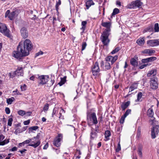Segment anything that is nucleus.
I'll return each instance as SVG.
<instances>
[{
  "label": "nucleus",
  "mask_w": 159,
  "mask_h": 159,
  "mask_svg": "<svg viewBox=\"0 0 159 159\" xmlns=\"http://www.w3.org/2000/svg\"><path fill=\"white\" fill-rule=\"evenodd\" d=\"M120 150V142H119L117 144V148L116 149V152H118Z\"/></svg>",
  "instance_id": "nucleus-44"
},
{
  "label": "nucleus",
  "mask_w": 159,
  "mask_h": 159,
  "mask_svg": "<svg viewBox=\"0 0 159 159\" xmlns=\"http://www.w3.org/2000/svg\"><path fill=\"white\" fill-rule=\"evenodd\" d=\"M13 120V119L12 118H9L8 120V123H7V125H8L11 126L12 125V123Z\"/></svg>",
  "instance_id": "nucleus-35"
},
{
  "label": "nucleus",
  "mask_w": 159,
  "mask_h": 159,
  "mask_svg": "<svg viewBox=\"0 0 159 159\" xmlns=\"http://www.w3.org/2000/svg\"><path fill=\"white\" fill-rule=\"evenodd\" d=\"M143 149V146L141 144H139L138 148V154L140 157H142V150Z\"/></svg>",
  "instance_id": "nucleus-19"
},
{
  "label": "nucleus",
  "mask_w": 159,
  "mask_h": 159,
  "mask_svg": "<svg viewBox=\"0 0 159 159\" xmlns=\"http://www.w3.org/2000/svg\"><path fill=\"white\" fill-rule=\"evenodd\" d=\"M49 108V105L48 104H47L45 105L43 108V110L44 111H48Z\"/></svg>",
  "instance_id": "nucleus-41"
},
{
  "label": "nucleus",
  "mask_w": 159,
  "mask_h": 159,
  "mask_svg": "<svg viewBox=\"0 0 159 159\" xmlns=\"http://www.w3.org/2000/svg\"><path fill=\"white\" fill-rule=\"evenodd\" d=\"M91 138H92L93 139L97 135V133L95 132H93L92 131L91 133Z\"/></svg>",
  "instance_id": "nucleus-47"
},
{
  "label": "nucleus",
  "mask_w": 159,
  "mask_h": 159,
  "mask_svg": "<svg viewBox=\"0 0 159 159\" xmlns=\"http://www.w3.org/2000/svg\"><path fill=\"white\" fill-rule=\"evenodd\" d=\"M148 65H150V64H149L148 63H147L146 64H144L143 65H142L139 66V68L140 69H142L144 68L145 67L147 66Z\"/></svg>",
  "instance_id": "nucleus-54"
},
{
  "label": "nucleus",
  "mask_w": 159,
  "mask_h": 159,
  "mask_svg": "<svg viewBox=\"0 0 159 159\" xmlns=\"http://www.w3.org/2000/svg\"><path fill=\"white\" fill-rule=\"evenodd\" d=\"M126 117H125L124 115L121 117L120 120V123L121 124H123L124 123L125 118Z\"/></svg>",
  "instance_id": "nucleus-50"
},
{
  "label": "nucleus",
  "mask_w": 159,
  "mask_h": 159,
  "mask_svg": "<svg viewBox=\"0 0 159 159\" xmlns=\"http://www.w3.org/2000/svg\"><path fill=\"white\" fill-rule=\"evenodd\" d=\"M103 117L102 116H101L98 119L99 123H102L103 121Z\"/></svg>",
  "instance_id": "nucleus-56"
},
{
  "label": "nucleus",
  "mask_w": 159,
  "mask_h": 159,
  "mask_svg": "<svg viewBox=\"0 0 159 159\" xmlns=\"http://www.w3.org/2000/svg\"><path fill=\"white\" fill-rule=\"evenodd\" d=\"M110 29H106L103 31L101 36V40L102 43L105 46H107L109 44L110 40L108 39L109 35Z\"/></svg>",
  "instance_id": "nucleus-3"
},
{
  "label": "nucleus",
  "mask_w": 159,
  "mask_h": 159,
  "mask_svg": "<svg viewBox=\"0 0 159 159\" xmlns=\"http://www.w3.org/2000/svg\"><path fill=\"white\" fill-rule=\"evenodd\" d=\"M120 49V47H116L111 52V53L112 54H115L119 51Z\"/></svg>",
  "instance_id": "nucleus-34"
},
{
  "label": "nucleus",
  "mask_w": 159,
  "mask_h": 159,
  "mask_svg": "<svg viewBox=\"0 0 159 159\" xmlns=\"http://www.w3.org/2000/svg\"><path fill=\"white\" fill-rule=\"evenodd\" d=\"M17 148L16 147H14L11 149H10V151H11L12 152H14L17 151Z\"/></svg>",
  "instance_id": "nucleus-61"
},
{
  "label": "nucleus",
  "mask_w": 159,
  "mask_h": 159,
  "mask_svg": "<svg viewBox=\"0 0 159 159\" xmlns=\"http://www.w3.org/2000/svg\"><path fill=\"white\" fill-rule=\"evenodd\" d=\"M87 46V44L86 42H83L82 44V50H84L85 48Z\"/></svg>",
  "instance_id": "nucleus-39"
},
{
  "label": "nucleus",
  "mask_w": 159,
  "mask_h": 159,
  "mask_svg": "<svg viewBox=\"0 0 159 159\" xmlns=\"http://www.w3.org/2000/svg\"><path fill=\"white\" fill-rule=\"evenodd\" d=\"M87 22L86 21H82L81 23V25L82 26V27L80 28V30H82V32L81 33V34H82L86 28V25L87 24Z\"/></svg>",
  "instance_id": "nucleus-21"
},
{
  "label": "nucleus",
  "mask_w": 159,
  "mask_h": 159,
  "mask_svg": "<svg viewBox=\"0 0 159 159\" xmlns=\"http://www.w3.org/2000/svg\"><path fill=\"white\" fill-rule=\"evenodd\" d=\"M15 72L16 73V76H23V73L22 67H18L15 71Z\"/></svg>",
  "instance_id": "nucleus-16"
},
{
  "label": "nucleus",
  "mask_w": 159,
  "mask_h": 159,
  "mask_svg": "<svg viewBox=\"0 0 159 159\" xmlns=\"http://www.w3.org/2000/svg\"><path fill=\"white\" fill-rule=\"evenodd\" d=\"M154 29L155 32L159 31V24L158 23H155L154 25Z\"/></svg>",
  "instance_id": "nucleus-33"
},
{
  "label": "nucleus",
  "mask_w": 159,
  "mask_h": 159,
  "mask_svg": "<svg viewBox=\"0 0 159 159\" xmlns=\"http://www.w3.org/2000/svg\"><path fill=\"white\" fill-rule=\"evenodd\" d=\"M56 111L55 108H54L53 110L52 113V117H53V116L56 114Z\"/></svg>",
  "instance_id": "nucleus-62"
},
{
  "label": "nucleus",
  "mask_w": 159,
  "mask_h": 159,
  "mask_svg": "<svg viewBox=\"0 0 159 159\" xmlns=\"http://www.w3.org/2000/svg\"><path fill=\"white\" fill-rule=\"evenodd\" d=\"M43 53V52H42V51H40L36 53L35 57H38L39 55H42Z\"/></svg>",
  "instance_id": "nucleus-53"
},
{
  "label": "nucleus",
  "mask_w": 159,
  "mask_h": 159,
  "mask_svg": "<svg viewBox=\"0 0 159 159\" xmlns=\"http://www.w3.org/2000/svg\"><path fill=\"white\" fill-rule=\"evenodd\" d=\"M147 45L150 47H155L159 45V39L149 40L147 41Z\"/></svg>",
  "instance_id": "nucleus-10"
},
{
  "label": "nucleus",
  "mask_w": 159,
  "mask_h": 159,
  "mask_svg": "<svg viewBox=\"0 0 159 159\" xmlns=\"http://www.w3.org/2000/svg\"><path fill=\"white\" fill-rule=\"evenodd\" d=\"M9 142V139L7 140L5 139L2 141L0 142V145L3 146L8 143Z\"/></svg>",
  "instance_id": "nucleus-32"
},
{
  "label": "nucleus",
  "mask_w": 159,
  "mask_h": 159,
  "mask_svg": "<svg viewBox=\"0 0 159 159\" xmlns=\"http://www.w3.org/2000/svg\"><path fill=\"white\" fill-rule=\"evenodd\" d=\"M142 62L143 63H148V62H149L148 58L143 59L142 60Z\"/></svg>",
  "instance_id": "nucleus-57"
},
{
  "label": "nucleus",
  "mask_w": 159,
  "mask_h": 159,
  "mask_svg": "<svg viewBox=\"0 0 159 159\" xmlns=\"http://www.w3.org/2000/svg\"><path fill=\"white\" fill-rule=\"evenodd\" d=\"M20 88L22 91H25L26 90V86L24 84L23 86H21Z\"/></svg>",
  "instance_id": "nucleus-55"
},
{
  "label": "nucleus",
  "mask_w": 159,
  "mask_h": 159,
  "mask_svg": "<svg viewBox=\"0 0 159 159\" xmlns=\"http://www.w3.org/2000/svg\"><path fill=\"white\" fill-rule=\"evenodd\" d=\"M119 12V10L117 8H115L113 11V12L112 13L111 18H112V16H115V15L118 14Z\"/></svg>",
  "instance_id": "nucleus-28"
},
{
  "label": "nucleus",
  "mask_w": 159,
  "mask_h": 159,
  "mask_svg": "<svg viewBox=\"0 0 159 159\" xmlns=\"http://www.w3.org/2000/svg\"><path fill=\"white\" fill-rule=\"evenodd\" d=\"M33 138L30 139L28 140H26L23 142V145L25 144H29L30 142H31L32 143H33V144H30L28 145L29 146H31L33 147L34 148H36L37 147L39 146L40 144V141L39 140H38L36 141V143L34 141H33Z\"/></svg>",
  "instance_id": "nucleus-5"
},
{
  "label": "nucleus",
  "mask_w": 159,
  "mask_h": 159,
  "mask_svg": "<svg viewBox=\"0 0 159 159\" xmlns=\"http://www.w3.org/2000/svg\"><path fill=\"white\" fill-rule=\"evenodd\" d=\"M30 123V120H28L26 121H25L23 123L24 125H28Z\"/></svg>",
  "instance_id": "nucleus-59"
},
{
  "label": "nucleus",
  "mask_w": 159,
  "mask_h": 159,
  "mask_svg": "<svg viewBox=\"0 0 159 159\" xmlns=\"http://www.w3.org/2000/svg\"><path fill=\"white\" fill-rule=\"evenodd\" d=\"M138 85L137 83L132 84L129 88V92H132L134 89H136L138 87Z\"/></svg>",
  "instance_id": "nucleus-22"
},
{
  "label": "nucleus",
  "mask_w": 159,
  "mask_h": 159,
  "mask_svg": "<svg viewBox=\"0 0 159 159\" xmlns=\"http://www.w3.org/2000/svg\"><path fill=\"white\" fill-rule=\"evenodd\" d=\"M89 118L90 120H92L93 123L94 125H96L98 123V121L96 117V113L95 112H93L90 113L89 112L87 113V118L88 119Z\"/></svg>",
  "instance_id": "nucleus-8"
},
{
  "label": "nucleus",
  "mask_w": 159,
  "mask_h": 159,
  "mask_svg": "<svg viewBox=\"0 0 159 159\" xmlns=\"http://www.w3.org/2000/svg\"><path fill=\"white\" fill-rule=\"evenodd\" d=\"M141 136V130L139 128L138 129L136 135V137L138 138L140 137Z\"/></svg>",
  "instance_id": "nucleus-49"
},
{
  "label": "nucleus",
  "mask_w": 159,
  "mask_h": 159,
  "mask_svg": "<svg viewBox=\"0 0 159 159\" xmlns=\"http://www.w3.org/2000/svg\"><path fill=\"white\" fill-rule=\"evenodd\" d=\"M94 4V3L92 0L87 1L86 2V6L87 9H88L92 5H93Z\"/></svg>",
  "instance_id": "nucleus-23"
},
{
  "label": "nucleus",
  "mask_w": 159,
  "mask_h": 159,
  "mask_svg": "<svg viewBox=\"0 0 159 159\" xmlns=\"http://www.w3.org/2000/svg\"><path fill=\"white\" fill-rule=\"evenodd\" d=\"M131 110L128 109L127 110L124 115L125 117H126L129 114L131 113Z\"/></svg>",
  "instance_id": "nucleus-38"
},
{
  "label": "nucleus",
  "mask_w": 159,
  "mask_h": 159,
  "mask_svg": "<svg viewBox=\"0 0 159 159\" xmlns=\"http://www.w3.org/2000/svg\"><path fill=\"white\" fill-rule=\"evenodd\" d=\"M9 31V30H7L5 24L0 23V32H1L3 33L5 36L9 37L10 35Z\"/></svg>",
  "instance_id": "nucleus-7"
},
{
  "label": "nucleus",
  "mask_w": 159,
  "mask_h": 159,
  "mask_svg": "<svg viewBox=\"0 0 159 159\" xmlns=\"http://www.w3.org/2000/svg\"><path fill=\"white\" fill-rule=\"evenodd\" d=\"M9 75L11 78H13L15 77L16 75V73L15 72V71L13 73H10L9 74Z\"/></svg>",
  "instance_id": "nucleus-40"
},
{
  "label": "nucleus",
  "mask_w": 159,
  "mask_h": 159,
  "mask_svg": "<svg viewBox=\"0 0 159 159\" xmlns=\"http://www.w3.org/2000/svg\"><path fill=\"white\" fill-rule=\"evenodd\" d=\"M18 114L22 116H23L25 114V111L22 110H20L18 111Z\"/></svg>",
  "instance_id": "nucleus-45"
},
{
  "label": "nucleus",
  "mask_w": 159,
  "mask_h": 159,
  "mask_svg": "<svg viewBox=\"0 0 159 159\" xmlns=\"http://www.w3.org/2000/svg\"><path fill=\"white\" fill-rule=\"evenodd\" d=\"M142 96V93L141 92H139L137 95V100L138 101H139L140 99L141 98Z\"/></svg>",
  "instance_id": "nucleus-43"
},
{
  "label": "nucleus",
  "mask_w": 159,
  "mask_h": 159,
  "mask_svg": "<svg viewBox=\"0 0 159 159\" xmlns=\"http://www.w3.org/2000/svg\"><path fill=\"white\" fill-rule=\"evenodd\" d=\"M100 71V70L98 63L97 62H96L92 67V72L93 75L95 76V77H98Z\"/></svg>",
  "instance_id": "nucleus-6"
},
{
  "label": "nucleus",
  "mask_w": 159,
  "mask_h": 159,
  "mask_svg": "<svg viewBox=\"0 0 159 159\" xmlns=\"http://www.w3.org/2000/svg\"><path fill=\"white\" fill-rule=\"evenodd\" d=\"M66 76H65L62 78H61V80L60 81L59 83L58 84L61 86L64 84L65 82L66 81Z\"/></svg>",
  "instance_id": "nucleus-24"
},
{
  "label": "nucleus",
  "mask_w": 159,
  "mask_h": 159,
  "mask_svg": "<svg viewBox=\"0 0 159 159\" xmlns=\"http://www.w3.org/2000/svg\"><path fill=\"white\" fill-rule=\"evenodd\" d=\"M105 69L106 70H109L111 68V66L110 64L107 62H106L105 63Z\"/></svg>",
  "instance_id": "nucleus-37"
},
{
  "label": "nucleus",
  "mask_w": 159,
  "mask_h": 159,
  "mask_svg": "<svg viewBox=\"0 0 159 159\" xmlns=\"http://www.w3.org/2000/svg\"><path fill=\"white\" fill-rule=\"evenodd\" d=\"M143 3L139 0L133 1L128 4L127 7L129 9H134L136 7L140 8Z\"/></svg>",
  "instance_id": "nucleus-4"
},
{
  "label": "nucleus",
  "mask_w": 159,
  "mask_h": 159,
  "mask_svg": "<svg viewBox=\"0 0 159 159\" xmlns=\"http://www.w3.org/2000/svg\"><path fill=\"white\" fill-rule=\"evenodd\" d=\"M20 32L21 35L23 38L26 39L27 38L28 36V32L27 28L25 27H21Z\"/></svg>",
  "instance_id": "nucleus-11"
},
{
  "label": "nucleus",
  "mask_w": 159,
  "mask_h": 159,
  "mask_svg": "<svg viewBox=\"0 0 159 159\" xmlns=\"http://www.w3.org/2000/svg\"><path fill=\"white\" fill-rule=\"evenodd\" d=\"M5 111L6 114H8L10 113V110L8 107H6L5 109Z\"/></svg>",
  "instance_id": "nucleus-52"
},
{
  "label": "nucleus",
  "mask_w": 159,
  "mask_h": 159,
  "mask_svg": "<svg viewBox=\"0 0 159 159\" xmlns=\"http://www.w3.org/2000/svg\"><path fill=\"white\" fill-rule=\"evenodd\" d=\"M150 81L151 88L153 89H157L158 85L157 78L156 77H153L151 78Z\"/></svg>",
  "instance_id": "nucleus-9"
},
{
  "label": "nucleus",
  "mask_w": 159,
  "mask_h": 159,
  "mask_svg": "<svg viewBox=\"0 0 159 159\" xmlns=\"http://www.w3.org/2000/svg\"><path fill=\"white\" fill-rule=\"evenodd\" d=\"M61 135L60 134H59L58 136L56 137L54 139L53 142V144L54 146L58 147L60 146L61 143V138H60Z\"/></svg>",
  "instance_id": "nucleus-13"
},
{
  "label": "nucleus",
  "mask_w": 159,
  "mask_h": 159,
  "mask_svg": "<svg viewBox=\"0 0 159 159\" xmlns=\"http://www.w3.org/2000/svg\"><path fill=\"white\" fill-rule=\"evenodd\" d=\"M48 143H47L44 146L43 148V149H46L48 147Z\"/></svg>",
  "instance_id": "nucleus-64"
},
{
  "label": "nucleus",
  "mask_w": 159,
  "mask_h": 159,
  "mask_svg": "<svg viewBox=\"0 0 159 159\" xmlns=\"http://www.w3.org/2000/svg\"><path fill=\"white\" fill-rule=\"evenodd\" d=\"M33 48V45L30 40L26 39L24 42V44H19L17 48V51L13 52V56L18 59H20L23 57L28 56L29 52Z\"/></svg>",
  "instance_id": "nucleus-1"
},
{
  "label": "nucleus",
  "mask_w": 159,
  "mask_h": 159,
  "mask_svg": "<svg viewBox=\"0 0 159 159\" xmlns=\"http://www.w3.org/2000/svg\"><path fill=\"white\" fill-rule=\"evenodd\" d=\"M155 52V51L154 50L149 49L148 54L149 56L152 55V54L154 53Z\"/></svg>",
  "instance_id": "nucleus-42"
},
{
  "label": "nucleus",
  "mask_w": 159,
  "mask_h": 159,
  "mask_svg": "<svg viewBox=\"0 0 159 159\" xmlns=\"http://www.w3.org/2000/svg\"><path fill=\"white\" fill-rule=\"evenodd\" d=\"M10 13V10H7L5 13V16L6 17H7V16H8Z\"/></svg>",
  "instance_id": "nucleus-60"
},
{
  "label": "nucleus",
  "mask_w": 159,
  "mask_h": 159,
  "mask_svg": "<svg viewBox=\"0 0 159 159\" xmlns=\"http://www.w3.org/2000/svg\"><path fill=\"white\" fill-rule=\"evenodd\" d=\"M102 25L103 26L107 28V29H110V27L111 25V23L109 22H102Z\"/></svg>",
  "instance_id": "nucleus-26"
},
{
  "label": "nucleus",
  "mask_w": 159,
  "mask_h": 159,
  "mask_svg": "<svg viewBox=\"0 0 159 159\" xmlns=\"http://www.w3.org/2000/svg\"><path fill=\"white\" fill-rule=\"evenodd\" d=\"M21 132H22L21 129H20L19 128H17L16 129L14 133L16 134H19Z\"/></svg>",
  "instance_id": "nucleus-48"
},
{
  "label": "nucleus",
  "mask_w": 159,
  "mask_h": 159,
  "mask_svg": "<svg viewBox=\"0 0 159 159\" xmlns=\"http://www.w3.org/2000/svg\"><path fill=\"white\" fill-rule=\"evenodd\" d=\"M149 123L151 125H153L151 129V137L152 139H155L156 135H158L159 132V124L158 121L156 120H149Z\"/></svg>",
  "instance_id": "nucleus-2"
},
{
  "label": "nucleus",
  "mask_w": 159,
  "mask_h": 159,
  "mask_svg": "<svg viewBox=\"0 0 159 159\" xmlns=\"http://www.w3.org/2000/svg\"><path fill=\"white\" fill-rule=\"evenodd\" d=\"M149 62H152L156 60L157 59V58L156 57H152L148 58Z\"/></svg>",
  "instance_id": "nucleus-36"
},
{
  "label": "nucleus",
  "mask_w": 159,
  "mask_h": 159,
  "mask_svg": "<svg viewBox=\"0 0 159 159\" xmlns=\"http://www.w3.org/2000/svg\"><path fill=\"white\" fill-rule=\"evenodd\" d=\"M16 15V12L14 11H13L11 12L8 16V18L11 20L13 19V18Z\"/></svg>",
  "instance_id": "nucleus-30"
},
{
  "label": "nucleus",
  "mask_w": 159,
  "mask_h": 159,
  "mask_svg": "<svg viewBox=\"0 0 159 159\" xmlns=\"http://www.w3.org/2000/svg\"><path fill=\"white\" fill-rule=\"evenodd\" d=\"M105 138L107 139V140H109V139L108 138L111 136V132L109 130H106L105 133Z\"/></svg>",
  "instance_id": "nucleus-29"
},
{
  "label": "nucleus",
  "mask_w": 159,
  "mask_h": 159,
  "mask_svg": "<svg viewBox=\"0 0 159 159\" xmlns=\"http://www.w3.org/2000/svg\"><path fill=\"white\" fill-rule=\"evenodd\" d=\"M39 79L40 81L39 84H44L48 81L49 76L48 75H41L39 76Z\"/></svg>",
  "instance_id": "nucleus-12"
},
{
  "label": "nucleus",
  "mask_w": 159,
  "mask_h": 159,
  "mask_svg": "<svg viewBox=\"0 0 159 159\" xmlns=\"http://www.w3.org/2000/svg\"><path fill=\"white\" fill-rule=\"evenodd\" d=\"M61 4V0H58V1H56V3L55 5V8L56 11L58 13L59 10V7Z\"/></svg>",
  "instance_id": "nucleus-27"
},
{
  "label": "nucleus",
  "mask_w": 159,
  "mask_h": 159,
  "mask_svg": "<svg viewBox=\"0 0 159 159\" xmlns=\"http://www.w3.org/2000/svg\"><path fill=\"white\" fill-rule=\"evenodd\" d=\"M26 151V150L25 149H24L22 150H20L19 152H20L21 154H23Z\"/></svg>",
  "instance_id": "nucleus-63"
},
{
  "label": "nucleus",
  "mask_w": 159,
  "mask_h": 159,
  "mask_svg": "<svg viewBox=\"0 0 159 159\" xmlns=\"http://www.w3.org/2000/svg\"><path fill=\"white\" fill-rule=\"evenodd\" d=\"M156 74V70L155 69L151 70L148 73L147 75L148 76H150L152 75H153V77H155V75Z\"/></svg>",
  "instance_id": "nucleus-25"
},
{
  "label": "nucleus",
  "mask_w": 159,
  "mask_h": 159,
  "mask_svg": "<svg viewBox=\"0 0 159 159\" xmlns=\"http://www.w3.org/2000/svg\"><path fill=\"white\" fill-rule=\"evenodd\" d=\"M130 102L128 101L126 102H123L121 105V108L123 111H124L129 105Z\"/></svg>",
  "instance_id": "nucleus-18"
},
{
  "label": "nucleus",
  "mask_w": 159,
  "mask_h": 159,
  "mask_svg": "<svg viewBox=\"0 0 159 159\" xmlns=\"http://www.w3.org/2000/svg\"><path fill=\"white\" fill-rule=\"evenodd\" d=\"M154 112L153 109L152 108H149L147 112V115L149 117H151V119L150 120L152 119L155 120V118L153 117Z\"/></svg>",
  "instance_id": "nucleus-15"
},
{
  "label": "nucleus",
  "mask_w": 159,
  "mask_h": 159,
  "mask_svg": "<svg viewBox=\"0 0 159 159\" xmlns=\"http://www.w3.org/2000/svg\"><path fill=\"white\" fill-rule=\"evenodd\" d=\"M153 30V28L152 26H149L145 30L146 32L149 31V32H151Z\"/></svg>",
  "instance_id": "nucleus-46"
},
{
  "label": "nucleus",
  "mask_w": 159,
  "mask_h": 159,
  "mask_svg": "<svg viewBox=\"0 0 159 159\" xmlns=\"http://www.w3.org/2000/svg\"><path fill=\"white\" fill-rule=\"evenodd\" d=\"M148 49H146L145 50L143 51L142 52L143 54H148Z\"/></svg>",
  "instance_id": "nucleus-58"
},
{
  "label": "nucleus",
  "mask_w": 159,
  "mask_h": 159,
  "mask_svg": "<svg viewBox=\"0 0 159 159\" xmlns=\"http://www.w3.org/2000/svg\"><path fill=\"white\" fill-rule=\"evenodd\" d=\"M118 56L116 55L114 57L108 56L105 58L106 61H111V64H112L117 60Z\"/></svg>",
  "instance_id": "nucleus-14"
},
{
  "label": "nucleus",
  "mask_w": 159,
  "mask_h": 159,
  "mask_svg": "<svg viewBox=\"0 0 159 159\" xmlns=\"http://www.w3.org/2000/svg\"><path fill=\"white\" fill-rule=\"evenodd\" d=\"M39 128V127L38 126H34L32 127H30L29 128V129L30 130H35Z\"/></svg>",
  "instance_id": "nucleus-51"
},
{
  "label": "nucleus",
  "mask_w": 159,
  "mask_h": 159,
  "mask_svg": "<svg viewBox=\"0 0 159 159\" xmlns=\"http://www.w3.org/2000/svg\"><path fill=\"white\" fill-rule=\"evenodd\" d=\"M145 42L144 37L139 39L137 40L136 43L139 45H142L144 44Z\"/></svg>",
  "instance_id": "nucleus-20"
},
{
  "label": "nucleus",
  "mask_w": 159,
  "mask_h": 159,
  "mask_svg": "<svg viewBox=\"0 0 159 159\" xmlns=\"http://www.w3.org/2000/svg\"><path fill=\"white\" fill-rule=\"evenodd\" d=\"M14 100V98L12 97L11 98H7V102L8 104H11Z\"/></svg>",
  "instance_id": "nucleus-31"
},
{
  "label": "nucleus",
  "mask_w": 159,
  "mask_h": 159,
  "mask_svg": "<svg viewBox=\"0 0 159 159\" xmlns=\"http://www.w3.org/2000/svg\"><path fill=\"white\" fill-rule=\"evenodd\" d=\"M138 57L135 56L134 58H132L130 61V64L134 67L137 66L138 65V62L136 59Z\"/></svg>",
  "instance_id": "nucleus-17"
}]
</instances>
